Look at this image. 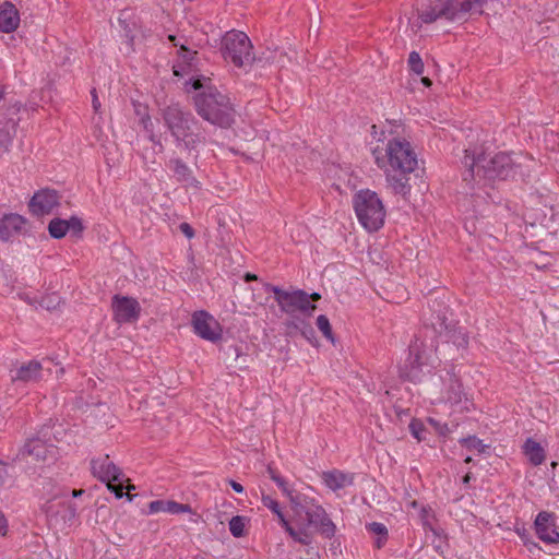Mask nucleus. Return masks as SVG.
Instances as JSON below:
<instances>
[{"instance_id":"a878e982","label":"nucleus","mask_w":559,"mask_h":559,"mask_svg":"<svg viewBox=\"0 0 559 559\" xmlns=\"http://www.w3.org/2000/svg\"><path fill=\"white\" fill-rule=\"evenodd\" d=\"M269 475L273 481L278 486L282 492L289 499L294 511H298V506L301 504V497L304 495H294L288 483L281 477L273 468L269 467Z\"/></svg>"},{"instance_id":"6ab92c4d","label":"nucleus","mask_w":559,"mask_h":559,"mask_svg":"<svg viewBox=\"0 0 559 559\" xmlns=\"http://www.w3.org/2000/svg\"><path fill=\"white\" fill-rule=\"evenodd\" d=\"M324 485L332 491L345 489L354 484V474L340 469H332L322 473Z\"/></svg>"},{"instance_id":"f704fd0d","label":"nucleus","mask_w":559,"mask_h":559,"mask_svg":"<svg viewBox=\"0 0 559 559\" xmlns=\"http://www.w3.org/2000/svg\"><path fill=\"white\" fill-rule=\"evenodd\" d=\"M179 229L189 239L194 236V231L188 223H181Z\"/></svg>"},{"instance_id":"4468645a","label":"nucleus","mask_w":559,"mask_h":559,"mask_svg":"<svg viewBox=\"0 0 559 559\" xmlns=\"http://www.w3.org/2000/svg\"><path fill=\"white\" fill-rule=\"evenodd\" d=\"M59 205V195L55 190H40L29 201V210L36 216L50 214Z\"/></svg>"},{"instance_id":"09e8293b","label":"nucleus","mask_w":559,"mask_h":559,"mask_svg":"<svg viewBox=\"0 0 559 559\" xmlns=\"http://www.w3.org/2000/svg\"><path fill=\"white\" fill-rule=\"evenodd\" d=\"M150 140H151L152 142H155V135H154V134H151V135H150Z\"/></svg>"},{"instance_id":"ddd939ff","label":"nucleus","mask_w":559,"mask_h":559,"mask_svg":"<svg viewBox=\"0 0 559 559\" xmlns=\"http://www.w3.org/2000/svg\"><path fill=\"white\" fill-rule=\"evenodd\" d=\"M535 531L538 538L546 544H557L559 542V532L555 522V515L550 512L542 511L537 514Z\"/></svg>"},{"instance_id":"473e14b6","label":"nucleus","mask_w":559,"mask_h":559,"mask_svg":"<svg viewBox=\"0 0 559 559\" xmlns=\"http://www.w3.org/2000/svg\"><path fill=\"white\" fill-rule=\"evenodd\" d=\"M409 69L416 73L421 74L424 72V63L418 52L412 51L408 57Z\"/></svg>"},{"instance_id":"2eb2a0df","label":"nucleus","mask_w":559,"mask_h":559,"mask_svg":"<svg viewBox=\"0 0 559 559\" xmlns=\"http://www.w3.org/2000/svg\"><path fill=\"white\" fill-rule=\"evenodd\" d=\"M428 365L425 352H420L417 341L409 346V355L407 358L406 370L402 374L412 381H420L423 368Z\"/></svg>"},{"instance_id":"6e6552de","label":"nucleus","mask_w":559,"mask_h":559,"mask_svg":"<svg viewBox=\"0 0 559 559\" xmlns=\"http://www.w3.org/2000/svg\"><path fill=\"white\" fill-rule=\"evenodd\" d=\"M265 289L273 292L281 310L287 314L297 312L310 317L316 310V305L309 301V294L301 289L283 290L277 286L265 285Z\"/></svg>"},{"instance_id":"a19ab883","label":"nucleus","mask_w":559,"mask_h":559,"mask_svg":"<svg viewBox=\"0 0 559 559\" xmlns=\"http://www.w3.org/2000/svg\"><path fill=\"white\" fill-rule=\"evenodd\" d=\"M321 298V295L318 294V293H312V294H309V301L312 302V301H317Z\"/></svg>"},{"instance_id":"37998d69","label":"nucleus","mask_w":559,"mask_h":559,"mask_svg":"<svg viewBox=\"0 0 559 559\" xmlns=\"http://www.w3.org/2000/svg\"><path fill=\"white\" fill-rule=\"evenodd\" d=\"M83 492H84V491H83L82 489H80V490L74 489V490L72 491V496H73V497H80V496H82V495H83Z\"/></svg>"},{"instance_id":"3c124183","label":"nucleus","mask_w":559,"mask_h":559,"mask_svg":"<svg viewBox=\"0 0 559 559\" xmlns=\"http://www.w3.org/2000/svg\"><path fill=\"white\" fill-rule=\"evenodd\" d=\"M467 481H469V475H466V476L464 477V483H467Z\"/></svg>"},{"instance_id":"39448f33","label":"nucleus","mask_w":559,"mask_h":559,"mask_svg":"<svg viewBox=\"0 0 559 559\" xmlns=\"http://www.w3.org/2000/svg\"><path fill=\"white\" fill-rule=\"evenodd\" d=\"M488 0H429L418 13L420 21L430 24L437 20H463L469 12H481Z\"/></svg>"},{"instance_id":"ea45409f","label":"nucleus","mask_w":559,"mask_h":559,"mask_svg":"<svg viewBox=\"0 0 559 559\" xmlns=\"http://www.w3.org/2000/svg\"><path fill=\"white\" fill-rule=\"evenodd\" d=\"M386 542V536H378L377 540H376V546L377 548H381L384 543Z\"/></svg>"},{"instance_id":"cd10ccee","label":"nucleus","mask_w":559,"mask_h":559,"mask_svg":"<svg viewBox=\"0 0 559 559\" xmlns=\"http://www.w3.org/2000/svg\"><path fill=\"white\" fill-rule=\"evenodd\" d=\"M462 385L457 379H451L450 384L443 393V400L451 404L461 402Z\"/></svg>"},{"instance_id":"c9c22d12","label":"nucleus","mask_w":559,"mask_h":559,"mask_svg":"<svg viewBox=\"0 0 559 559\" xmlns=\"http://www.w3.org/2000/svg\"><path fill=\"white\" fill-rule=\"evenodd\" d=\"M409 428H411V430H412L413 436H414L417 440H421V437H420L421 428L419 427V424H418V423L413 421V423L409 425Z\"/></svg>"},{"instance_id":"79ce46f5","label":"nucleus","mask_w":559,"mask_h":559,"mask_svg":"<svg viewBox=\"0 0 559 559\" xmlns=\"http://www.w3.org/2000/svg\"><path fill=\"white\" fill-rule=\"evenodd\" d=\"M245 280H246L247 282H249V281H253V280H257V275H254V274H250V273H247V274H246V276H245Z\"/></svg>"},{"instance_id":"c03bdc74","label":"nucleus","mask_w":559,"mask_h":559,"mask_svg":"<svg viewBox=\"0 0 559 559\" xmlns=\"http://www.w3.org/2000/svg\"><path fill=\"white\" fill-rule=\"evenodd\" d=\"M408 506L413 509L419 508V503L416 500L409 501Z\"/></svg>"},{"instance_id":"bb28decb","label":"nucleus","mask_w":559,"mask_h":559,"mask_svg":"<svg viewBox=\"0 0 559 559\" xmlns=\"http://www.w3.org/2000/svg\"><path fill=\"white\" fill-rule=\"evenodd\" d=\"M178 53L180 61L178 64L174 66V73L176 75H182L186 72L185 66H191L195 51L190 50L185 45H180Z\"/></svg>"},{"instance_id":"9d476101","label":"nucleus","mask_w":559,"mask_h":559,"mask_svg":"<svg viewBox=\"0 0 559 559\" xmlns=\"http://www.w3.org/2000/svg\"><path fill=\"white\" fill-rule=\"evenodd\" d=\"M91 468L93 475L106 483L108 489L112 491L117 498L123 497V475L114 462L110 461L108 455L92 460Z\"/></svg>"},{"instance_id":"49530a36","label":"nucleus","mask_w":559,"mask_h":559,"mask_svg":"<svg viewBox=\"0 0 559 559\" xmlns=\"http://www.w3.org/2000/svg\"><path fill=\"white\" fill-rule=\"evenodd\" d=\"M426 509L424 507H420V516L423 520L426 519Z\"/></svg>"},{"instance_id":"412c9836","label":"nucleus","mask_w":559,"mask_h":559,"mask_svg":"<svg viewBox=\"0 0 559 559\" xmlns=\"http://www.w3.org/2000/svg\"><path fill=\"white\" fill-rule=\"evenodd\" d=\"M20 23V15L10 2H4L0 5V31L3 33H11L16 29Z\"/></svg>"},{"instance_id":"f03ea898","label":"nucleus","mask_w":559,"mask_h":559,"mask_svg":"<svg viewBox=\"0 0 559 559\" xmlns=\"http://www.w3.org/2000/svg\"><path fill=\"white\" fill-rule=\"evenodd\" d=\"M466 167L464 180L491 181L495 179H508L515 175L516 166L510 155L498 153L487 156L483 148L465 150L462 160Z\"/></svg>"},{"instance_id":"0eeeda50","label":"nucleus","mask_w":559,"mask_h":559,"mask_svg":"<svg viewBox=\"0 0 559 559\" xmlns=\"http://www.w3.org/2000/svg\"><path fill=\"white\" fill-rule=\"evenodd\" d=\"M251 48V41L243 32L230 31L223 37V57L235 67H246L253 61Z\"/></svg>"},{"instance_id":"aec40b11","label":"nucleus","mask_w":559,"mask_h":559,"mask_svg":"<svg viewBox=\"0 0 559 559\" xmlns=\"http://www.w3.org/2000/svg\"><path fill=\"white\" fill-rule=\"evenodd\" d=\"M25 225V219L19 214H8L0 219V239L8 241L19 235Z\"/></svg>"},{"instance_id":"7ed1b4c3","label":"nucleus","mask_w":559,"mask_h":559,"mask_svg":"<svg viewBox=\"0 0 559 559\" xmlns=\"http://www.w3.org/2000/svg\"><path fill=\"white\" fill-rule=\"evenodd\" d=\"M192 87L201 91L194 98L198 114L206 121L223 128L230 127L234 122V109L229 98L207 84L205 79H193Z\"/></svg>"},{"instance_id":"4c0bfd02","label":"nucleus","mask_w":559,"mask_h":559,"mask_svg":"<svg viewBox=\"0 0 559 559\" xmlns=\"http://www.w3.org/2000/svg\"><path fill=\"white\" fill-rule=\"evenodd\" d=\"M229 484H230L231 488H233L236 492H238V493L243 492V490H245V489H243V486H242L241 484H239V483H237V481H235V480H230V481H229Z\"/></svg>"},{"instance_id":"f3484780","label":"nucleus","mask_w":559,"mask_h":559,"mask_svg":"<svg viewBox=\"0 0 559 559\" xmlns=\"http://www.w3.org/2000/svg\"><path fill=\"white\" fill-rule=\"evenodd\" d=\"M168 167L173 170L176 179L181 182L187 189L199 191L201 182L193 176L190 167L179 158H171Z\"/></svg>"},{"instance_id":"2f4dec72","label":"nucleus","mask_w":559,"mask_h":559,"mask_svg":"<svg viewBox=\"0 0 559 559\" xmlns=\"http://www.w3.org/2000/svg\"><path fill=\"white\" fill-rule=\"evenodd\" d=\"M317 326L321 331L324 337L333 342V333L330 321L326 316L320 314L317 318Z\"/></svg>"},{"instance_id":"603ef678","label":"nucleus","mask_w":559,"mask_h":559,"mask_svg":"<svg viewBox=\"0 0 559 559\" xmlns=\"http://www.w3.org/2000/svg\"><path fill=\"white\" fill-rule=\"evenodd\" d=\"M471 461H472V457H471V456H467V457L465 459V462H466V463H469Z\"/></svg>"},{"instance_id":"c85d7f7f","label":"nucleus","mask_w":559,"mask_h":559,"mask_svg":"<svg viewBox=\"0 0 559 559\" xmlns=\"http://www.w3.org/2000/svg\"><path fill=\"white\" fill-rule=\"evenodd\" d=\"M262 503L265 508L272 511L274 515H276L281 526L284 527V523H287V519L285 518L280 503L269 495H262Z\"/></svg>"},{"instance_id":"e433bc0d","label":"nucleus","mask_w":559,"mask_h":559,"mask_svg":"<svg viewBox=\"0 0 559 559\" xmlns=\"http://www.w3.org/2000/svg\"><path fill=\"white\" fill-rule=\"evenodd\" d=\"M92 96H93V99H92L93 108L95 111H98L100 108V102H99L95 91L92 92Z\"/></svg>"},{"instance_id":"b1692460","label":"nucleus","mask_w":559,"mask_h":559,"mask_svg":"<svg viewBox=\"0 0 559 559\" xmlns=\"http://www.w3.org/2000/svg\"><path fill=\"white\" fill-rule=\"evenodd\" d=\"M151 513L167 512L170 514H179L191 512L189 504L178 503L176 501L156 500L148 504Z\"/></svg>"},{"instance_id":"a211bd4d","label":"nucleus","mask_w":559,"mask_h":559,"mask_svg":"<svg viewBox=\"0 0 559 559\" xmlns=\"http://www.w3.org/2000/svg\"><path fill=\"white\" fill-rule=\"evenodd\" d=\"M82 229V222L76 216H72L69 219L53 218L48 225L50 236L56 239L64 237L70 230L78 234L81 233Z\"/></svg>"},{"instance_id":"8fccbe9b","label":"nucleus","mask_w":559,"mask_h":559,"mask_svg":"<svg viewBox=\"0 0 559 559\" xmlns=\"http://www.w3.org/2000/svg\"><path fill=\"white\" fill-rule=\"evenodd\" d=\"M557 465H558V463H557V462H551V467H552V468H556V467H557Z\"/></svg>"},{"instance_id":"864d4df0","label":"nucleus","mask_w":559,"mask_h":559,"mask_svg":"<svg viewBox=\"0 0 559 559\" xmlns=\"http://www.w3.org/2000/svg\"><path fill=\"white\" fill-rule=\"evenodd\" d=\"M373 134H377V127L372 126Z\"/></svg>"},{"instance_id":"58836bf2","label":"nucleus","mask_w":559,"mask_h":559,"mask_svg":"<svg viewBox=\"0 0 559 559\" xmlns=\"http://www.w3.org/2000/svg\"><path fill=\"white\" fill-rule=\"evenodd\" d=\"M141 122L145 130L151 131L148 127L152 124V122H151V118L148 116L143 117L141 119Z\"/></svg>"},{"instance_id":"a18cd8bd","label":"nucleus","mask_w":559,"mask_h":559,"mask_svg":"<svg viewBox=\"0 0 559 559\" xmlns=\"http://www.w3.org/2000/svg\"><path fill=\"white\" fill-rule=\"evenodd\" d=\"M421 82H423L426 86H430V85H431V81H430L428 78H423V79H421Z\"/></svg>"},{"instance_id":"de8ad7c7","label":"nucleus","mask_w":559,"mask_h":559,"mask_svg":"<svg viewBox=\"0 0 559 559\" xmlns=\"http://www.w3.org/2000/svg\"><path fill=\"white\" fill-rule=\"evenodd\" d=\"M168 38H169V40H171V41H175V40H176V37H175L174 35H169V37H168ZM174 45H175V46H178V44H177V43H174Z\"/></svg>"},{"instance_id":"20e7f679","label":"nucleus","mask_w":559,"mask_h":559,"mask_svg":"<svg viewBox=\"0 0 559 559\" xmlns=\"http://www.w3.org/2000/svg\"><path fill=\"white\" fill-rule=\"evenodd\" d=\"M164 122L176 141L177 147L191 152L203 142L204 138L193 131L194 117L185 112L179 106L171 105L163 111Z\"/></svg>"},{"instance_id":"dca6fc26","label":"nucleus","mask_w":559,"mask_h":559,"mask_svg":"<svg viewBox=\"0 0 559 559\" xmlns=\"http://www.w3.org/2000/svg\"><path fill=\"white\" fill-rule=\"evenodd\" d=\"M20 455L25 460L32 459V461L36 462L46 461L48 457L55 456V449L52 445L46 444L41 439L33 438L27 440L24 444Z\"/></svg>"},{"instance_id":"72a5a7b5","label":"nucleus","mask_w":559,"mask_h":559,"mask_svg":"<svg viewBox=\"0 0 559 559\" xmlns=\"http://www.w3.org/2000/svg\"><path fill=\"white\" fill-rule=\"evenodd\" d=\"M367 530L377 535V536H388V530L385 527L384 524L382 523H379V522H372V523H369L367 526Z\"/></svg>"},{"instance_id":"393cba45","label":"nucleus","mask_w":559,"mask_h":559,"mask_svg":"<svg viewBox=\"0 0 559 559\" xmlns=\"http://www.w3.org/2000/svg\"><path fill=\"white\" fill-rule=\"evenodd\" d=\"M523 453L528 459L531 464L540 465L546 459L545 448L532 438L526 439L523 444Z\"/></svg>"},{"instance_id":"423d86ee","label":"nucleus","mask_w":559,"mask_h":559,"mask_svg":"<svg viewBox=\"0 0 559 559\" xmlns=\"http://www.w3.org/2000/svg\"><path fill=\"white\" fill-rule=\"evenodd\" d=\"M353 203L356 216L365 229L376 231L383 225L385 210L376 192L360 190L355 194Z\"/></svg>"},{"instance_id":"4be33fe9","label":"nucleus","mask_w":559,"mask_h":559,"mask_svg":"<svg viewBox=\"0 0 559 559\" xmlns=\"http://www.w3.org/2000/svg\"><path fill=\"white\" fill-rule=\"evenodd\" d=\"M43 366L37 360H29L26 364L21 365L16 370L15 374L12 376L14 381L31 382L40 379Z\"/></svg>"},{"instance_id":"7c9ffc66","label":"nucleus","mask_w":559,"mask_h":559,"mask_svg":"<svg viewBox=\"0 0 559 559\" xmlns=\"http://www.w3.org/2000/svg\"><path fill=\"white\" fill-rule=\"evenodd\" d=\"M229 531L234 537H241L245 533V518L233 516L229 521Z\"/></svg>"},{"instance_id":"1a4fd4ad","label":"nucleus","mask_w":559,"mask_h":559,"mask_svg":"<svg viewBox=\"0 0 559 559\" xmlns=\"http://www.w3.org/2000/svg\"><path fill=\"white\" fill-rule=\"evenodd\" d=\"M296 514L305 513L308 525L313 526L323 537L332 538L335 535L336 526L330 519L322 506L312 498L301 497V504L298 506Z\"/></svg>"},{"instance_id":"c756f323","label":"nucleus","mask_w":559,"mask_h":559,"mask_svg":"<svg viewBox=\"0 0 559 559\" xmlns=\"http://www.w3.org/2000/svg\"><path fill=\"white\" fill-rule=\"evenodd\" d=\"M461 444L464 445L467 450L475 452L477 454L485 453L489 445L485 444L483 440L478 439L475 436H471L467 438H463L460 440Z\"/></svg>"},{"instance_id":"9b49d317","label":"nucleus","mask_w":559,"mask_h":559,"mask_svg":"<svg viewBox=\"0 0 559 559\" xmlns=\"http://www.w3.org/2000/svg\"><path fill=\"white\" fill-rule=\"evenodd\" d=\"M114 320L119 324L138 321L141 313L139 301L132 297L115 295L111 302Z\"/></svg>"},{"instance_id":"5fc2aeb1","label":"nucleus","mask_w":559,"mask_h":559,"mask_svg":"<svg viewBox=\"0 0 559 559\" xmlns=\"http://www.w3.org/2000/svg\"><path fill=\"white\" fill-rule=\"evenodd\" d=\"M2 99V92L0 91V100Z\"/></svg>"},{"instance_id":"f8f14e48","label":"nucleus","mask_w":559,"mask_h":559,"mask_svg":"<svg viewBox=\"0 0 559 559\" xmlns=\"http://www.w3.org/2000/svg\"><path fill=\"white\" fill-rule=\"evenodd\" d=\"M193 331L201 338L216 342L222 337L219 323L206 311H197L192 316Z\"/></svg>"},{"instance_id":"f257e3e1","label":"nucleus","mask_w":559,"mask_h":559,"mask_svg":"<svg viewBox=\"0 0 559 559\" xmlns=\"http://www.w3.org/2000/svg\"><path fill=\"white\" fill-rule=\"evenodd\" d=\"M378 144L372 148L377 166L383 170L388 187L395 193L409 192L408 175L417 167L416 153L411 143L399 136H386L381 132Z\"/></svg>"},{"instance_id":"5701e85b","label":"nucleus","mask_w":559,"mask_h":559,"mask_svg":"<svg viewBox=\"0 0 559 559\" xmlns=\"http://www.w3.org/2000/svg\"><path fill=\"white\" fill-rule=\"evenodd\" d=\"M311 525L299 524L297 527L293 526L288 521L284 523L285 532L292 539L300 545L309 546L313 543V532L310 530Z\"/></svg>"}]
</instances>
